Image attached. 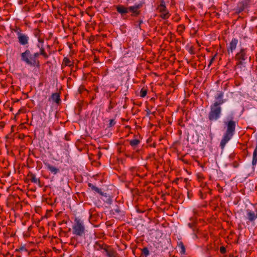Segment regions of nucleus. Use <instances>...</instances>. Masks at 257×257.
<instances>
[{
    "mask_svg": "<svg viewBox=\"0 0 257 257\" xmlns=\"http://www.w3.org/2000/svg\"><path fill=\"white\" fill-rule=\"evenodd\" d=\"M250 58L247 48H240L234 56L236 61L235 67L241 68V66L246 64L247 60Z\"/></svg>",
    "mask_w": 257,
    "mask_h": 257,
    "instance_id": "obj_2",
    "label": "nucleus"
},
{
    "mask_svg": "<svg viewBox=\"0 0 257 257\" xmlns=\"http://www.w3.org/2000/svg\"><path fill=\"white\" fill-rule=\"evenodd\" d=\"M105 246H107V245L106 244H99V248L101 249H103L104 250V247Z\"/></svg>",
    "mask_w": 257,
    "mask_h": 257,
    "instance_id": "obj_33",
    "label": "nucleus"
},
{
    "mask_svg": "<svg viewBox=\"0 0 257 257\" xmlns=\"http://www.w3.org/2000/svg\"><path fill=\"white\" fill-rule=\"evenodd\" d=\"M257 164V150L254 149L253 152L252 160V168H254V166Z\"/></svg>",
    "mask_w": 257,
    "mask_h": 257,
    "instance_id": "obj_20",
    "label": "nucleus"
},
{
    "mask_svg": "<svg viewBox=\"0 0 257 257\" xmlns=\"http://www.w3.org/2000/svg\"><path fill=\"white\" fill-rule=\"evenodd\" d=\"M222 108L217 103H212L210 105V110L208 115V118L210 121H214L218 120L221 116Z\"/></svg>",
    "mask_w": 257,
    "mask_h": 257,
    "instance_id": "obj_4",
    "label": "nucleus"
},
{
    "mask_svg": "<svg viewBox=\"0 0 257 257\" xmlns=\"http://www.w3.org/2000/svg\"><path fill=\"white\" fill-rule=\"evenodd\" d=\"M103 248L104 251L108 257H116L117 254L116 251L111 246H105Z\"/></svg>",
    "mask_w": 257,
    "mask_h": 257,
    "instance_id": "obj_12",
    "label": "nucleus"
},
{
    "mask_svg": "<svg viewBox=\"0 0 257 257\" xmlns=\"http://www.w3.org/2000/svg\"><path fill=\"white\" fill-rule=\"evenodd\" d=\"M226 131L220 143L221 150H223L226 144L233 136L238 121L234 117L233 112L228 114L223 121Z\"/></svg>",
    "mask_w": 257,
    "mask_h": 257,
    "instance_id": "obj_1",
    "label": "nucleus"
},
{
    "mask_svg": "<svg viewBox=\"0 0 257 257\" xmlns=\"http://www.w3.org/2000/svg\"><path fill=\"white\" fill-rule=\"evenodd\" d=\"M238 43V40L236 38H232L228 45H227L226 49L228 55H230L233 53L234 50L236 49L237 44Z\"/></svg>",
    "mask_w": 257,
    "mask_h": 257,
    "instance_id": "obj_8",
    "label": "nucleus"
},
{
    "mask_svg": "<svg viewBox=\"0 0 257 257\" xmlns=\"http://www.w3.org/2000/svg\"><path fill=\"white\" fill-rule=\"evenodd\" d=\"M43 163L47 168L53 174L56 175L59 172V169L51 164H50L47 161H44Z\"/></svg>",
    "mask_w": 257,
    "mask_h": 257,
    "instance_id": "obj_14",
    "label": "nucleus"
},
{
    "mask_svg": "<svg viewBox=\"0 0 257 257\" xmlns=\"http://www.w3.org/2000/svg\"><path fill=\"white\" fill-rule=\"evenodd\" d=\"M177 246L179 249L180 252L181 254H185V247L183 244V243L182 241L178 242Z\"/></svg>",
    "mask_w": 257,
    "mask_h": 257,
    "instance_id": "obj_21",
    "label": "nucleus"
},
{
    "mask_svg": "<svg viewBox=\"0 0 257 257\" xmlns=\"http://www.w3.org/2000/svg\"><path fill=\"white\" fill-rule=\"evenodd\" d=\"M75 223L72 226L73 234L78 236H85V226L83 221L81 220L75 218Z\"/></svg>",
    "mask_w": 257,
    "mask_h": 257,
    "instance_id": "obj_5",
    "label": "nucleus"
},
{
    "mask_svg": "<svg viewBox=\"0 0 257 257\" xmlns=\"http://www.w3.org/2000/svg\"><path fill=\"white\" fill-rule=\"evenodd\" d=\"M116 122L114 119H111L109 120V126L112 127L114 126Z\"/></svg>",
    "mask_w": 257,
    "mask_h": 257,
    "instance_id": "obj_27",
    "label": "nucleus"
},
{
    "mask_svg": "<svg viewBox=\"0 0 257 257\" xmlns=\"http://www.w3.org/2000/svg\"><path fill=\"white\" fill-rule=\"evenodd\" d=\"M35 36L37 37V34H35Z\"/></svg>",
    "mask_w": 257,
    "mask_h": 257,
    "instance_id": "obj_37",
    "label": "nucleus"
},
{
    "mask_svg": "<svg viewBox=\"0 0 257 257\" xmlns=\"http://www.w3.org/2000/svg\"><path fill=\"white\" fill-rule=\"evenodd\" d=\"M139 28L140 29H141V24H142V23H143V21H142V20H140V21H139Z\"/></svg>",
    "mask_w": 257,
    "mask_h": 257,
    "instance_id": "obj_34",
    "label": "nucleus"
},
{
    "mask_svg": "<svg viewBox=\"0 0 257 257\" xmlns=\"http://www.w3.org/2000/svg\"><path fill=\"white\" fill-rule=\"evenodd\" d=\"M250 5V0H242L238 2L234 9L235 13L239 14L247 8Z\"/></svg>",
    "mask_w": 257,
    "mask_h": 257,
    "instance_id": "obj_7",
    "label": "nucleus"
},
{
    "mask_svg": "<svg viewBox=\"0 0 257 257\" xmlns=\"http://www.w3.org/2000/svg\"><path fill=\"white\" fill-rule=\"evenodd\" d=\"M52 100L56 103H59L61 101L60 95L58 93H53L51 96Z\"/></svg>",
    "mask_w": 257,
    "mask_h": 257,
    "instance_id": "obj_18",
    "label": "nucleus"
},
{
    "mask_svg": "<svg viewBox=\"0 0 257 257\" xmlns=\"http://www.w3.org/2000/svg\"><path fill=\"white\" fill-rule=\"evenodd\" d=\"M13 31L17 33L18 42L20 45L26 46L29 44V37L27 34L23 33L21 28L16 27Z\"/></svg>",
    "mask_w": 257,
    "mask_h": 257,
    "instance_id": "obj_6",
    "label": "nucleus"
},
{
    "mask_svg": "<svg viewBox=\"0 0 257 257\" xmlns=\"http://www.w3.org/2000/svg\"><path fill=\"white\" fill-rule=\"evenodd\" d=\"M215 56L213 57L209 61V63L208 65V67H209L214 60Z\"/></svg>",
    "mask_w": 257,
    "mask_h": 257,
    "instance_id": "obj_30",
    "label": "nucleus"
},
{
    "mask_svg": "<svg viewBox=\"0 0 257 257\" xmlns=\"http://www.w3.org/2000/svg\"><path fill=\"white\" fill-rule=\"evenodd\" d=\"M185 30V26L183 25H180L177 27V31L181 33H182Z\"/></svg>",
    "mask_w": 257,
    "mask_h": 257,
    "instance_id": "obj_26",
    "label": "nucleus"
},
{
    "mask_svg": "<svg viewBox=\"0 0 257 257\" xmlns=\"http://www.w3.org/2000/svg\"><path fill=\"white\" fill-rule=\"evenodd\" d=\"M27 177L31 182L38 184L40 187H42L43 186L40 178H37L36 175L32 172H29Z\"/></svg>",
    "mask_w": 257,
    "mask_h": 257,
    "instance_id": "obj_9",
    "label": "nucleus"
},
{
    "mask_svg": "<svg viewBox=\"0 0 257 257\" xmlns=\"http://www.w3.org/2000/svg\"><path fill=\"white\" fill-rule=\"evenodd\" d=\"M73 63L70 60V59L68 57H65L63 59L62 67L63 68L64 66H73Z\"/></svg>",
    "mask_w": 257,
    "mask_h": 257,
    "instance_id": "obj_19",
    "label": "nucleus"
},
{
    "mask_svg": "<svg viewBox=\"0 0 257 257\" xmlns=\"http://www.w3.org/2000/svg\"><path fill=\"white\" fill-rule=\"evenodd\" d=\"M112 211L114 212H116L117 213H119L120 212V209L118 208H117L116 209H114Z\"/></svg>",
    "mask_w": 257,
    "mask_h": 257,
    "instance_id": "obj_32",
    "label": "nucleus"
},
{
    "mask_svg": "<svg viewBox=\"0 0 257 257\" xmlns=\"http://www.w3.org/2000/svg\"><path fill=\"white\" fill-rule=\"evenodd\" d=\"M38 47L39 48H40V53H39V55H41L43 56L45 58H46V59L48 58L49 56L47 55V54L46 53L45 49L43 47V46H40L39 45H38Z\"/></svg>",
    "mask_w": 257,
    "mask_h": 257,
    "instance_id": "obj_22",
    "label": "nucleus"
},
{
    "mask_svg": "<svg viewBox=\"0 0 257 257\" xmlns=\"http://www.w3.org/2000/svg\"><path fill=\"white\" fill-rule=\"evenodd\" d=\"M234 165H237V163H236V162H234Z\"/></svg>",
    "mask_w": 257,
    "mask_h": 257,
    "instance_id": "obj_35",
    "label": "nucleus"
},
{
    "mask_svg": "<svg viewBox=\"0 0 257 257\" xmlns=\"http://www.w3.org/2000/svg\"><path fill=\"white\" fill-rule=\"evenodd\" d=\"M130 145L134 149L140 143V141L138 139H134L129 141Z\"/></svg>",
    "mask_w": 257,
    "mask_h": 257,
    "instance_id": "obj_23",
    "label": "nucleus"
},
{
    "mask_svg": "<svg viewBox=\"0 0 257 257\" xmlns=\"http://www.w3.org/2000/svg\"><path fill=\"white\" fill-rule=\"evenodd\" d=\"M39 56L38 52L32 54L31 51L27 49L25 52L21 54V60L27 64L35 66L37 63H39L37 58Z\"/></svg>",
    "mask_w": 257,
    "mask_h": 257,
    "instance_id": "obj_3",
    "label": "nucleus"
},
{
    "mask_svg": "<svg viewBox=\"0 0 257 257\" xmlns=\"http://www.w3.org/2000/svg\"><path fill=\"white\" fill-rule=\"evenodd\" d=\"M219 251L221 253L224 254L226 252V248L225 247H224L223 246H222L220 247Z\"/></svg>",
    "mask_w": 257,
    "mask_h": 257,
    "instance_id": "obj_28",
    "label": "nucleus"
},
{
    "mask_svg": "<svg viewBox=\"0 0 257 257\" xmlns=\"http://www.w3.org/2000/svg\"><path fill=\"white\" fill-rule=\"evenodd\" d=\"M116 11L121 15L126 14L128 13V8H125L123 6L118 5L116 7Z\"/></svg>",
    "mask_w": 257,
    "mask_h": 257,
    "instance_id": "obj_17",
    "label": "nucleus"
},
{
    "mask_svg": "<svg viewBox=\"0 0 257 257\" xmlns=\"http://www.w3.org/2000/svg\"><path fill=\"white\" fill-rule=\"evenodd\" d=\"M147 94V90L146 89L142 88L140 91V96L144 97Z\"/></svg>",
    "mask_w": 257,
    "mask_h": 257,
    "instance_id": "obj_25",
    "label": "nucleus"
},
{
    "mask_svg": "<svg viewBox=\"0 0 257 257\" xmlns=\"http://www.w3.org/2000/svg\"><path fill=\"white\" fill-rule=\"evenodd\" d=\"M158 10L159 12L161 13L160 17L162 19L166 20L169 18L170 14L167 10L166 6L158 7Z\"/></svg>",
    "mask_w": 257,
    "mask_h": 257,
    "instance_id": "obj_10",
    "label": "nucleus"
},
{
    "mask_svg": "<svg viewBox=\"0 0 257 257\" xmlns=\"http://www.w3.org/2000/svg\"><path fill=\"white\" fill-rule=\"evenodd\" d=\"M247 218L250 221H253L257 218V211L254 212L250 210L247 209L246 210Z\"/></svg>",
    "mask_w": 257,
    "mask_h": 257,
    "instance_id": "obj_15",
    "label": "nucleus"
},
{
    "mask_svg": "<svg viewBox=\"0 0 257 257\" xmlns=\"http://www.w3.org/2000/svg\"><path fill=\"white\" fill-rule=\"evenodd\" d=\"M237 166H238V165H234V167H237Z\"/></svg>",
    "mask_w": 257,
    "mask_h": 257,
    "instance_id": "obj_36",
    "label": "nucleus"
},
{
    "mask_svg": "<svg viewBox=\"0 0 257 257\" xmlns=\"http://www.w3.org/2000/svg\"><path fill=\"white\" fill-rule=\"evenodd\" d=\"M149 254V250L147 247H144L142 249V255H144L145 257H148Z\"/></svg>",
    "mask_w": 257,
    "mask_h": 257,
    "instance_id": "obj_24",
    "label": "nucleus"
},
{
    "mask_svg": "<svg viewBox=\"0 0 257 257\" xmlns=\"http://www.w3.org/2000/svg\"><path fill=\"white\" fill-rule=\"evenodd\" d=\"M88 186L91 188L92 191H95V192L101 195H103V192H102L100 189L98 188L97 187L95 186L93 184L91 183H88Z\"/></svg>",
    "mask_w": 257,
    "mask_h": 257,
    "instance_id": "obj_16",
    "label": "nucleus"
},
{
    "mask_svg": "<svg viewBox=\"0 0 257 257\" xmlns=\"http://www.w3.org/2000/svg\"><path fill=\"white\" fill-rule=\"evenodd\" d=\"M142 6L141 4H138L133 6H131L128 8V12L130 11L132 13V16H137L140 13V11L139 10V9H140L142 7Z\"/></svg>",
    "mask_w": 257,
    "mask_h": 257,
    "instance_id": "obj_11",
    "label": "nucleus"
},
{
    "mask_svg": "<svg viewBox=\"0 0 257 257\" xmlns=\"http://www.w3.org/2000/svg\"><path fill=\"white\" fill-rule=\"evenodd\" d=\"M223 92L222 91L218 92L215 96V99L216 100L213 103H217L218 105L220 106L225 102V99H223Z\"/></svg>",
    "mask_w": 257,
    "mask_h": 257,
    "instance_id": "obj_13",
    "label": "nucleus"
},
{
    "mask_svg": "<svg viewBox=\"0 0 257 257\" xmlns=\"http://www.w3.org/2000/svg\"><path fill=\"white\" fill-rule=\"evenodd\" d=\"M38 41L40 43L43 44L44 42V40L43 39L40 38L39 37L38 38Z\"/></svg>",
    "mask_w": 257,
    "mask_h": 257,
    "instance_id": "obj_31",
    "label": "nucleus"
},
{
    "mask_svg": "<svg viewBox=\"0 0 257 257\" xmlns=\"http://www.w3.org/2000/svg\"><path fill=\"white\" fill-rule=\"evenodd\" d=\"M166 6L164 0H160V4L158 6V7H163Z\"/></svg>",
    "mask_w": 257,
    "mask_h": 257,
    "instance_id": "obj_29",
    "label": "nucleus"
}]
</instances>
